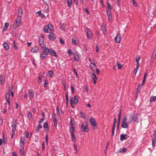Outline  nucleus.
<instances>
[{
    "label": "nucleus",
    "mask_w": 156,
    "mask_h": 156,
    "mask_svg": "<svg viewBox=\"0 0 156 156\" xmlns=\"http://www.w3.org/2000/svg\"><path fill=\"white\" fill-rule=\"evenodd\" d=\"M120 119H118V123H117V129H118L120 125Z\"/></svg>",
    "instance_id": "45"
},
{
    "label": "nucleus",
    "mask_w": 156,
    "mask_h": 156,
    "mask_svg": "<svg viewBox=\"0 0 156 156\" xmlns=\"http://www.w3.org/2000/svg\"><path fill=\"white\" fill-rule=\"evenodd\" d=\"M116 64H117V65L118 68L119 69H121L122 68V65H121V64L119 63L118 62H117Z\"/></svg>",
    "instance_id": "38"
},
{
    "label": "nucleus",
    "mask_w": 156,
    "mask_h": 156,
    "mask_svg": "<svg viewBox=\"0 0 156 156\" xmlns=\"http://www.w3.org/2000/svg\"><path fill=\"white\" fill-rule=\"evenodd\" d=\"M45 148V144H44V141L43 142L42 145V150L43 151L44 150Z\"/></svg>",
    "instance_id": "60"
},
{
    "label": "nucleus",
    "mask_w": 156,
    "mask_h": 156,
    "mask_svg": "<svg viewBox=\"0 0 156 156\" xmlns=\"http://www.w3.org/2000/svg\"><path fill=\"white\" fill-rule=\"evenodd\" d=\"M73 56L75 61H78L79 60V54L78 52L73 53Z\"/></svg>",
    "instance_id": "10"
},
{
    "label": "nucleus",
    "mask_w": 156,
    "mask_h": 156,
    "mask_svg": "<svg viewBox=\"0 0 156 156\" xmlns=\"http://www.w3.org/2000/svg\"><path fill=\"white\" fill-rule=\"evenodd\" d=\"M10 94L9 93H7L6 94L5 99L6 100H9Z\"/></svg>",
    "instance_id": "26"
},
{
    "label": "nucleus",
    "mask_w": 156,
    "mask_h": 156,
    "mask_svg": "<svg viewBox=\"0 0 156 156\" xmlns=\"http://www.w3.org/2000/svg\"><path fill=\"white\" fill-rule=\"evenodd\" d=\"M45 140L46 143H47V145H48V134H47L46 135V138H45Z\"/></svg>",
    "instance_id": "48"
},
{
    "label": "nucleus",
    "mask_w": 156,
    "mask_h": 156,
    "mask_svg": "<svg viewBox=\"0 0 156 156\" xmlns=\"http://www.w3.org/2000/svg\"><path fill=\"white\" fill-rule=\"evenodd\" d=\"M25 136L27 138H28L29 137V134L28 132H25Z\"/></svg>",
    "instance_id": "53"
},
{
    "label": "nucleus",
    "mask_w": 156,
    "mask_h": 156,
    "mask_svg": "<svg viewBox=\"0 0 156 156\" xmlns=\"http://www.w3.org/2000/svg\"><path fill=\"white\" fill-rule=\"evenodd\" d=\"M67 5L69 7H70L72 3V0H67Z\"/></svg>",
    "instance_id": "33"
},
{
    "label": "nucleus",
    "mask_w": 156,
    "mask_h": 156,
    "mask_svg": "<svg viewBox=\"0 0 156 156\" xmlns=\"http://www.w3.org/2000/svg\"><path fill=\"white\" fill-rule=\"evenodd\" d=\"M53 122L54 123V125L55 126H57V120H56V117H53Z\"/></svg>",
    "instance_id": "28"
},
{
    "label": "nucleus",
    "mask_w": 156,
    "mask_h": 156,
    "mask_svg": "<svg viewBox=\"0 0 156 156\" xmlns=\"http://www.w3.org/2000/svg\"><path fill=\"white\" fill-rule=\"evenodd\" d=\"M27 117L30 120H31L32 119V116L31 113L30 112H29L27 115Z\"/></svg>",
    "instance_id": "27"
},
{
    "label": "nucleus",
    "mask_w": 156,
    "mask_h": 156,
    "mask_svg": "<svg viewBox=\"0 0 156 156\" xmlns=\"http://www.w3.org/2000/svg\"><path fill=\"white\" fill-rule=\"evenodd\" d=\"M9 26V24L8 23H5V26L3 29V30H4L7 29V27Z\"/></svg>",
    "instance_id": "24"
},
{
    "label": "nucleus",
    "mask_w": 156,
    "mask_h": 156,
    "mask_svg": "<svg viewBox=\"0 0 156 156\" xmlns=\"http://www.w3.org/2000/svg\"><path fill=\"white\" fill-rule=\"evenodd\" d=\"M71 136L72 140L74 143H75L76 142V138L75 136L74 133L71 134Z\"/></svg>",
    "instance_id": "23"
},
{
    "label": "nucleus",
    "mask_w": 156,
    "mask_h": 156,
    "mask_svg": "<svg viewBox=\"0 0 156 156\" xmlns=\"http://www.w3.org/2000/svg\"><path fill=\"white\" fill-rule=\"evenodd\" d=\"M127 135L125 134H121L120 135V140L123 141L124 140H126L127 139L126 136Z\"/></svg>",
    "instance_id": "12"
},
{
    "label": "nucleus",
    "mask_w": 156,
    "mask_h": 156,
    "mask_svg": "<svg viewBox=\"0 0 156 156\" xmlns=\"http://www.w3.org/2000/svg\"><path fill=\"white\" fill-rule=\"evenodd\" d=\"M140 59V57L139 55H138L136 58V62H139Z\"/></svg>",
    "instance_id": "52"
},
{
    "label": "nucleus",
    "mask_w": 156,
    "mask_h": 156,
    "mask_svg": "<svg viewBox=\"0 0 156 156\" xmlns=\"http://www.w3.org/2000/svg\"><path fill=\"white\" fill-rule=\"evenodd\" d=\"M3 46L5 49H9V46L6 43H4Z\"/></svg>",
    "instance_id": "37"
},
{
    "label": "nucleus",
    "mask_w": 156,
    "mask_h": 156,
    "mask_svg": "<svg viewBox=\"0 0 156 156\" xmlns=\"http://www.w3.org/2000/svg\"><path fill=\"white\" fill-rule=\"evenodd\" d=\"M86 32L87 37L89 39L91 40L93 36V33L91 30L87 28L86 30Z\"/></svg>",
    "instance_id": "4"
},
{
    "label": "nucleus",
    "mask_w": 156,
    "mask_h": 156,
    "mask_svg": "<svg viewBox=\"0 0 156 156\" xmlns=\"http://www.w3.org/2000/svg\"><path fill=\"white\" fill-rule=\"evenodd\" d=\"M127 151V149L123 147L122 148H120L119 151H118V153H125Z\"/></svg>",
    "instance_id": "20"
},
{
    "label": "nucleus",
    "mask_w": 156,
    "mask_h": 156,
    "mask_svg": "<svg viewBox=\"0 0 156 156\" xmlns=\"http://www.w3.org/2000/svg\"><path fill=\"white\" fill-rule=\"evenodd\" d=\"M13 44L14 45V49H17V45L16 44V42L14 41L13 42Z\"/></svg>",
    "instance_id": "62"
},
{
    "label": "nucleus",
    "mask_w": 156,
    "mask_h": 156,
    "mask_svg": "<svg viewBox=\"0 0 156 156\" xmlns=\"http://www.w3.org/2000/svg\"><path fill=\"white\" fill-rule=\"evenodd\" d=\"M22 15V9L21 7H19L18 13V16L19 17H21Z\"/></svg>",
    "instance_id": "16"
},
{
    "label": "nucleus",
    "mask_w": 156,
    "mask_h": 156,
    "mask_svg": "<svg viewBox=\"0 0 156 156\" xmlns=\"http://www.w3.org/2000/svg\"><path fill=\"white\" fill-rule=\"evenodd\" d=\"M73 149H74V150L76 151V153H77V147H76V145L75 144L73 146Z\"/></svg>",
    "instance_id": "63"
},
{
    "label": "nucleus",
    "mask_w": 156,
    "mask_h": 156,
    "mask_svg": "<svg viewBox=\"0 0 156 156\" xmlns=\"http://www.w3.org/2000/svg\"><path fill=\"white\" fill-rule=\"evenodd\" d=\"M59 41L62 44H63L65 42L62 39H60Z\"/></svg>",
    "instance_id": "61"
},
{
    "label": "nucleus",
    "mask_w": 156,
    "mask_h": 156,
    "mask_svg": "<svg viewBox=\"0 0 156 156\" xmlns=\"http://www.w3.org/2000/svg\"><path fill=\"white\" fill-rule=\"evenodd\" d=\"M92 78L94 80V83L95 84L96 83V80L97 79V78L95 74L94 73L92 76Z\"/></svg>",
    "instance_id": "19"
},
{
    "label": "nucleus",
    "mask_w": 156,
    "mask_h": 156,
    "mask_svg": "<svg viewBox=\"0 0 156 156\" xmlns=\"http://www.w3.org/2000/svg\"><path fill=\"white\" fill-rule=\"evenodd\" d=\"M72 125V126H73V125ZM74 127L73 126L71 127V128H70V129L71 134L74 133Z\"/></svg>",
    "instance_id": "41"
},
{
    "label": "nucleus",
    "mask_w": 156,
    "mask_h": 156,
    "mask_svg": "<svg viewBox=\"0 0 156 156\" xmlns=\"http://www.w3.org/2000/svg\"><path fill=\"white\" fill-rule=\"evenodd\" d=\"M49 53L51 56H55L56 57H57L55 52L53 49H49Z\"/></svg>",
    "instance_id": "13"
},
{
    "label": "nucleus",
    "mask_w": 156,
    "mask_h": 156,
    "mask_svg": "<svg viewBox=\"0 0 156 156\" xmlns=\"http://www.w3.org/2000/svg\"><path fill=\"white\" fill-rule=\"evenodd\" d=\"M44 31L45 33H48V26H45L44 27Z\"/></svg>",
    "instance_id": "40"
},
{
    "label": "nucleus",
    "mask_w": 156,
    "mask_h": 156,
    "mask_svg": "<svg viewBox=\"0 0 156 156\" xmlns=\"http://www.w3.org/2000/svg\"><path fill=\"white\" fill-rule=\"evenodd\" d=\"M137 117L136 115L133 114L130 115V118L128 120V123H131L132 121L135 120Z\"/></svg>",
    "instance_id": "7"
},
{
    "label": "nucleus",
    "mask_w": 156,
    "mask_h": 156,
    "mask_svg": "<svg viewBox=\"0 0 156 156\" xmlns=\"http://www.w3.org/2000/svg\"><path fill=\"white\" fill-rule=\"evenodd\" d=\"M72 43L74 44H76V39H75L74 38H73L72 39Z\"/></svg>",
    "instance_id": "49"
},
{
    "label": "nucleus",
    "mask_w": 156,
    "mask_h": 156,
    "mask_svg": "<svg viewBox=\"0 0 156 156\" xmlns=\"http://www.w3.org/2000/svg\"><path fill=\"white\" fill-rule=\"evenodd\" d=\"M132 0L133 2V5L134 6H137V4L135 0Z\"/></svg>",
    "instance_id": "56"
},
{
    "label": "nucleus",
    "mask_w": 156,
    "mask_h": 156,
    "mask_svg": "<svg viewBox=\"0 0 156 156\" xmlns=\"http://www.w3.org/2000/svg\"><path fill=\"white\" fill-rule=\"evenodd\" d=\"M106 13H107L108 16L111 15V12L109 10H106Z\"/></svg>",
    "instance_id": "55"
},
{
    "label": "nucleus",
    "mask_w": 156,
    "mask_h": 156,
    "mask_svg": "<svg viewBox=\"0 0 156 156\" xmlns=\"http://www.w3.org/2000/svg\"><path fill=\"white\" fill-rule=\"evenodd\" d=\"M80 130L82 132H88L89 129L88 128V124L86 122H83L80 126Z\"/></svg>",
    "instance_id": "1"
},
{
    "label": "nucleus",
    "mask_w": 156,
    "mask_h": 156,
    "mask_svg": "<svg viewBox=\"0 0 156 156\" xmlns=\"http://www.w3.org/2000/svg\"><path fill=\"white\" fill-rule=\"evenodd\" d=\"M61 28L62 29V30L64 31H65V27L63 25H62L61 26Z\"/></svg>",
    "instance_id": "64"
},
{
    "label": "nucleus",
    "mask_w": 156,
    "mask_h": 156,
    "mask_svg": "<svg viewBox=\"0 0 156 156\" xmlns=\"http://www.w3.org/2000/svg\"><path fill=\"white\" fill-rule=\"evenodd\" d=\"M89 121L91 125L95 128L96 126L97 123L94 118H91L89 119Z\"/></svg>",
    "instance_id": "6"
},
{
    "label": "nucleus",
    "mask_w": 156,
    "mask_h": 156,
    "mask_svg": "<svg viewBox=\"0 0 156 156\" xmlns=\"http://www.w3.org/2000/svg\"><path fill=\"white\" fill-rule=\"evenodd\" d=\"M21 19L20 18H17L15 22L17 26H19L20 24Z\"/></svg>",
    "instance_id": "22"
},
{
    "label": "nucleus",
    "mask_w": 156,
    "mask_h": 156,
    "mask_svg": "<svg viewBox=\"0 0 156 156\" xmlns=\"http://www.w3.org/2000/svg\"><path fill=\"white\" fill-rule=\"evenodd\" d=\"M5 82V79L2 75H1L0 76V83L3 84Z\"/></svg>",
    "instance_id": "21"
},
{
    "label": "nucleus",
    "mask_w": 156,
    "mask_h": 156,
    "mask_svg": "<svg viewBox=\"0 0 156 156\" xmlns=\"http://www.w3.org/2000/svg\"><path fill=\"white\" fill-rule=\"evenodd\" d=\"M80 115L81 117L84 119L86 118L85 115L81 111L80 112Z\"/></svg>",
    "instance_id": "36"
},
{
    "label": "nucleus",
    "mask_w": 156,
    "mask_h": 156,
    "mask_svg": "<svg viewBox=\"0 0 156 156\" xmlns=\"http://www.w3.org/2000/svg\"><path fill=\"white\" fill-rule=\"evenodd\" d=\"M74 102L75 103H76L78 101V98L77 96H75L74 98Z\"/></svg>",
    "instance_id": "29"
},
{
    "label": "nucleus",
    "mask_w": 156,
    "mask_h": 156,
    "mask_svg": "<svg viewBox=\"0 0 156 156\" xmlns=\"http://www.w3.org/2000/svg\"><path fill=\"white\" fill-rule=\"evenodd\" d=\"M20 153L22 155H23L24 154V150L23 149V148H22V149H21L20 150Z\"/></svg>",
    "instance_id": "46"
},
{
    "label": "nucleus",
    "mask_w": 156,
    "mask_h": 156,
    "mask_svg": "<svg viewBox=\"0 0 156 156\" xmlns=\"http://www.w3.org/2000/svg\"><path fill=\"white\" fill-rule=\"evenodd\" d=\"M153 135V137L152 139V144L153 147H155L156 144V130L154 131Z\"/></svg>",
    "instance_id": "5"
},
{
    "label": "nucleus",
    "mask_w": 156,
    "mask_h": 156,
    "mask_svg": "<svg viewBox=\"0 0 156 156\" xmlns=\"http://www.w3.org/2000/svg\"><path fill=\"white\" fill-rule=\"evenodd\" d=\"M38 51V49H31V52L33 53L37 52Z\"/></svg>",
    "instance_id": "57"
},
{
    "label": "nucleus",
    "mask_w": 156,
    "mask_h": 156,
    "mask_svg": "<svg viewBox=\"0 0 156 156\" xmlns=\"http://www.w3.org/2000/svg\"><path fill=\"white\" fill-rule=\"evenodd\" d=\"M42 76H39L38 80V81L40 83H41L42 82Z\"/></svg>",
    "instance_id": "51"
},
{
    "label": "nucleus",
    "mask_w": 156,
    "mask_h": 156,
    "mask_svg": "<svg viewBox=\"0 0 156 156\" xmlns=\"http://www.w3.org/2000/svg\"><path fill=\"white\" fill-rule=\"evenodd\" d=\"M156 100V96H152L150 99V102H152Z\"/></svg>",
    "instance_id": "25"
},
{
    "label": "nucleus",
    "mask_w": 156,
    "mask_h": 156,
    "mask_svg": "<svg viewBox=\"0 0 156 156\" xmlns=\"http://www.w3.org/2000/svg\"><path fill=\"white\" fill-rule=\"evenodd\" d=\"M139 68V67H136V68L134 70V71H133V73L135 74H136V73H137V70Z\"/></svg>",
    "instance_id": "50"
},
{
    "label": "nucleus",
    "mask_w": 156,
    "mask_h": 156,
    "mask_svg": "<svg viewBox=\"0 0 156 156\" xmlns=\"http://www.w3.org/2000/svg\"><path fill=\"white\" fill-rule=\"evenodd\" d=\"M48 74L50 76H52L53 74V72L52 70L49 71L48 72Z\"/></svg>",
    "instance_id": "43"
},
{
    "label": "nucleus",
    "mask_w": 156,
    "mask_h": 156,
    "mask_svg": "<svg viewBox=\"0 0 156 156\" xmlns=\"http://www.w3.org/2000/svg\"><path fill=\"white\" fill-rule=\"evenodd\" d=\"M49 53V49H44L43 52L41 54L40 58L41 59H43L46 58Z\"/></svg>",
    "instance_id": "3"
},
{
    "label": "nucleus",
    "mask_w": 156,
    "mask_h": 156,
    "mask_svg": "<svg viewBox=\"0 0 156 156\" xmlns=\"http://www.w3.org/2000/svg\"><path fill=\"white\" fill-rule=\"evenodd\" d=\"M121 110H120L119 111V112L118 117V119H121Z\"/></svg>",
    "instance_id": "58"
},
{
    "label": "nucleus",
    "mask_w": 156,
    "mask_h": 156,
    "mask_svg": "<svg viewBox=\"0 0 156 156\" xmlns=\"http://www.w3.org/2000/svg\"><path fill=\"white\" fill-rule=\"evenodd\" d=\"M48 38L50 41L54 40L56 38L55 34L53 32H51L48 35Z\"/></svg>",
    "instance_id": "8"
},
{
    "label": "nucleus",
    "mask_w": 156,
    "mask_h": 156,
    "mask_svg": "<svg viewBox=\"0 0 156 156\" xmlns=\"http://www.w3.org/2000/svg\"><path fill=\"white\" fill-rule=\"evenodd\" d=\"M48 123L46 122H44L43 125V127L46 129H48Z\"/></svg>",
    "instance_id": "34"
},
{
    "label": "nucleus",
    "mask_w": 156,
    "mask_h": 156,
    "mask_svg": "<svg viewBox=\"0 0 156 156\" xmlns=\"http://www.w3.org/2000/svg\"><path fill=\"white\" fill-rule=\"evenodd\" d=\"M70 102L71 106L72 108H73V106L72 105L73 103V98H70Z\"/></svg>",
    "instance_id": "54"
},
{
    "label": "nucleus",
    "mask_w": 156,
    "mask_h": 156,
    "mask_svg": "<svg viewBox=\"0 0 156 156\" xmlns=\"http://www.w3.org/2000/svg\"><path fill=\"white\" fill-rule=\"evenodd\" d=\"M115 40L116 42L119 43L121 40V37L120 35L117 34L115 37Z\"/></svg>",
    "instance_id": "17"
},
{
    "label": "nucleus",
    "mask_w": 156,
    "mask_h": 156,
    "mask_svg": "<svg viewBox=\"0 0 156 156\" xmlns=\"http://www.w3.org/2000/svg\"><path fill=\"white\" fill-rule=\"evenodd\" d=\"M71 90L72 91V94H74V90L73 86L72 85H71Z\"/></svg>",
    "instance_id": "42"
},
{
    "label": "nucleus",
    "mask_w": 156,
    "mask_h": 156,
    "mask_svg": "<svg viewBox=\"0 0 156 156\" xmlns=\"http://www.w3.org/2000/svg\"><path fill=\"white\" fill-rule=\"evenodd\" d=\"M108 16V19H109V21L110 22H112V15Z\"/></svg>",
    "instance_id": "47"
},
{
    "label": "nucleus",
    "mask_w": 156,
    "mask_h": 156,
    "mask_svg": "<svg viewBox=\"0 0 156 156\" xmlns=\"http://www.w3.org/2000/svg\"><path fill=\"white\" fill-rule=\"evenodd\" d=\"M28 95L30 99L31 100L34 96V93L33 90H28Z\"/></svg>",
    "instance_id": "9"
},
{
    "label": "nucleus",
    "mask_w": 156,
    "mask_h": 156,
    "mask_svg": "<svg viewBox=\"0 0 156 156\" xmlns=\"http://www.w3.org/2000/svg\"><path fill=\"white\" fill-rule=\"evenodd\" d=\"M48 28L50 29V30L51 31L52 30L54 29V27L51 24H48Z\"/></svg>",
    "instance_id": "32"
},
{
    "label": "nucleus",
    "mask_w": 156,
    "mask_h": 156,
    "mask_svg": "<svg viewBox=\"0 0 156 156\" xmlns=\"http://www.w3.org/2000/svg\"><path fill=\"white\" fill-rule=\"evenodd\" d=\"M44 40L43 39L41 40V39H39V44H40L41 46V47H42V49H48V48L44 47V45L43 43Z\"/></svg>",
    "instance_id": "11"
},
{
    "label": "nucleus",
    "mask_w": 156,
    "mask_h": 156,
    "mask_svg": "<svg viewBox=\"0 0 156 156\" xmlns=\"http://www.w3.org/2000/svg\"><path fill=\"white\" fill-rule=\"evenodd\" d=\"M141 86L140 85H139L138 86V88H137V93H138V92H139V91L141 89Z\"/></svg>",
    "instance_id": "59"
},
{
    "label": "nucleus",
    "mask_w": 156,
    "mask_h": 156,
    "mask_svg": "<svg viewBox=\"0 0 156 156\" xmlns=\"http://www.w3.org/2000/svg\"><path fill=\"white\" fill-rule=\"evenodd\" d=\"M127 120V117L126 116H125L122 120L121 124V126L122 128L126 129L128 127V126L126 122Z\"/></svg>",
    "instance_id": "2"
},
{
    "label": "nucleus",
    "mask_w": 156,
    "mask_h": 156,
    "mask_svg": "<svg viewBox=\"0 0 156 156\" xmlns=\"http://www.w3.org/2000/svg\"><path fill=\"white\" fill-rule=\"evenodd\" d=\"M25 139L24 137H21L20 139V143L22 144V145L21 146L22 148H23L25 144Z\"/></svg>",
    "instance_id": "15"
},
{
    "label": "nucleus",
    "mask_w": 156,
    "mask_h": 156,
    "mask_svg": "<svg viewBox=\"0 0 156 156\" xmlns=\"http://www.w3.org/2000/svg\"><path fill=\"white\" fill-rule=\"evenodd\" d=\"M67 52L69 56H71L73 54V53L71 50V49H69L68 50Z\"/></svg>",
    "instance_id": "30"
},
{
    "label": "nucleus",
    "mask_w": 156,
    "mask_h": 156,
    "mask_svg": "<svg viewBox=\"0 0 156 156\" xmlns=\"http://www.w3.org/2000/svg\"><path fill=\"white\" fill-rule=\"evenodd\" d=\"M13 88V85L12 84V88H10L9 87V93H10L11 95L12 96V97H13V92L12 91Z\"/></svg>",
    "instance_id": "18"
},
{
    "label": "nucleus",
    "mask_w": 156,
    "mask_h": 156,
    "mask_svg": "<svg viewBox=\"0 0 156 156\" xmlns=\"http://www.w3.org/2000/svg\"><path fill=\"white\" fill-rule=\"evenodd\" d=\"M101 30L102 31L103 33L104 34H106V31L105 29V27L104 26H102L101 27Z\"/></svg>",
    "instance_id": "31"
},
{
    "label": "nucleus",
    "mask_w": 156,
    "mask_h": 156,
    "mask_svg": "<svg viewBox=\"0 0 156 156\" xmlns=\"http://www.w3.org/2000/svg\"><path fill=\"white\" fill-rule=\"evenodd\" d=\"M156 56V49H154V51L152 55V57L153 58H155Z\"/></svg>",
    "instance_id": "35"
},
{
    "label": "nucleus",
    "mask_w": 156,
    "mask_h": 156,
    "mask_svg": "<svg viewBox=\"0 0 156 156\" xmlns=\"http://www.w3.org/2000/svg\"><path fill=\"white\" fill-rule=\"evenodd\" d=\"M44 86L45 87H47L48 86V83L47 80H45V82L44 84Z\"/></svg>",
    "instance_id": "39"
},
{
    "label": "nucleus",
    "mask_w": 156,
    "mask_h": 156,
    "mask_svg": "<svg viewBox=\"0 0 156 156\" xmlns=\"http://www.w3.org/2000/svg\"><path fill=\"white\" fill-rule=\"evenodd\" d=\"M12 132L13 133H15L16 131V124L15 122H13L12 124Z\"/></svg>",
    "instance_id": "14"
},
{
    "label": "nucleus",
    "mask_w": 156,
    "mask_h": 156,
    "mask_svg": "<svg viewBox=\"0 0 156 156\" xmlns=\"http://www.w3.org/2000/svg\"><path fill=\"white\" fill-rule=\"evenodd\" d=\"M108 9H109V10H111L112 9V8L111 5H110V4H109V3L108 2Z\"/></svg>",
    "instance_id": "44"
}]
</instances>
